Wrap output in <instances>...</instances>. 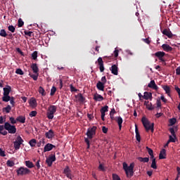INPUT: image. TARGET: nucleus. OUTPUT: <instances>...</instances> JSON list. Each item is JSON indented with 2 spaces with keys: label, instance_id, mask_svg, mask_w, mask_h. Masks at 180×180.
I'll use <instances>...</instances> for the list:
<instances>
[{
  "label": "nucleus",
  "instance_id": "obj_1",
  "mask_svg": "<svg viewBox=\"0 0 180 180\" xmlns=\"http://www.w3.org/2000/svg\"><path fill=\"white\" fill-rule=\"evenodd\" d=\"M141 122L146 131H149V130H150L152 133H154V123L150 124V121H148L146 117H142Z\"/></svg>",
  "mask_w": 180,
  "mask_h": 180
},
{
  "label": "nucleus",
  "instance_id": "obj_2",
  "mask_svg": "<svg viewBox=\"0 0 180 180\" xmlns=\"http://www.w3.org/2000/svg\"><path fill=\"white\" fill-rule=\"evenodd\" d=\"M57 112V106L56 105H50L48 108L47 112H46V116L48 119L52 120L54 118V113Z\"/></svg>",
  "mask_w": 180,
  "mask_h": 180
},
{
  "label": "nucleus",
  "instance_id": "obj_3",
  "mask_svg": "<svg viewBox=\"0 0 180 180\" xmlns=\"http://www.w3.org/2000/svg\"><path fill=\"white\" fill-rule=\"evenodd\" d=\"M96 129L97 127L96 126L88 128L86 134L88 140H92L94 139V136L96 134Z\"/></svg>",
  "mask_w": 180,
  "mask_h": 180
},
{
  "label": "nucleus",
  "instance_id": "obj_4",
  "mask_svg": "<svg viewBox=\"0 0 180 180\" xmlns=\"http://www.w3.org/2000/svg\"><path fill=\"white\" fill-rule=\"evenodd\" d=\"M4 129L7 130L10 134H15L16 133V127L11 124L9 122H5Z\"/></svg>",
  "mask_w": 180,
  "mask_h": 180
},
{
  "label": "nucleus",
  "instance_id": "obj_5",
  "mask_svg": "<svg viewBox=\"0 0 180 180\" xmlns=\"http://www.w3.org/2000/svg\"><path fill=\"white\" fill-rule=\"evenodd\" d=\"M17 175L23 176V175H29L30 174V169H27V167H20L16 170Z\"/></svg>",
  "mask_w": 180,
  "mask_h": 180
},
{
  "label": "nucleus",
  "instance_id": "obj_6",
  "mask_svg": "<svg viewBox=\"0 0 180 180\" xmlns=\"http://www.w3.org/2000/svg\"><path fill=\"white\" fill-rule=\"evenodd\" d=\"M125 174L127 178H131L134 175V163H131L129 166L126 169Z\"/></svg>",
  "mask_w": 180,
  "mask_h": 180
},
{
  "label": "nucleus",
  "instance_id": "obj_7",
  "mask_svg": "<svg viewBox=\"0 0 180 180\" xmlns=\"http://www.w3.org/2000/svg\"><path fill=\"white\" fill-rule=\"evenodd\" d=\"M63 173L69 179H72V178H74V174H72V171L70 168V166H65V167L63 169Z\"/></svg>",
  "mask_w": 180,
  "mask_h": 180
},
{
  "label": "nucleus",
  "instance_id": "obj_8",
  "mask_svg": "<svg viewBox=\"0 0 180 180\" xmlns=\"http://www.w3.org/2000/svg\"><path fill=\"white\" fill-rule=\"evenodd\" d=\"M22 144H23V139L22 137H20V136H17L15 141L13 142L15 150H19Z\"/></svg>",
  "mask_w": 180,
  "mask_h": 180
},
{
  "label": "nucleus",
  "instance_id": "obj_9",
  "mask_svg": "<svg viewBox=\"0 0 180 180\" xmlns=\"http://www.w3.org/2000/svg\"><path fill=\"white\" fill-rule=\"evenodd\" d=\"M155 57L161 61V63H165V59L164 57L165 56V52L164 51H158L155 53Z\"/></svg>",
  "mask_w": 180,
  "mask_h": 180
},
{
  "label": "nucleus",
  "instance_id": "obj_10",
  "mask_svg": "<svg viewBox=\"0 0 180 180\" xmlns=\"http://www.w3.org/2000/svg\"><path fill=\"white\" fill-rule=\"evenodd\" d=\"M56 155H52L51 156H49V158H46V162L48 165V167H51L53 165V162L56 161Z\"/></svg>",
  "mask_w": 180,
  "mask_h": 180
},
{
  "label": "nucleus",
  "instance_id": "obj_11",
  "mask_svg": "<svg viewBox=\"0 0 180 180\" xmlns=\"http://www.w3.org/2000/svg\"><path fill=\"white\" fill-rule=\"evenodd\" d=\"M97 63L99 65L100 72H103V71H105V66L103 65V59L99 57L97 60Z\"/></svg>",
  "mask_w": 180,
  "mask_h": 180
},
{
  "label": "nucleus",
  "instance_id": "obj_12",
  "mask_svg": "<svg viewBox=\"0 0 180 180\" xmlns=\"http://www.w3.org/2000/svg\"><path fill=\"white\" fill-rule=\"evenodd\" d=\"M110 70L113 75H117L119 74V68H117V65H112Z\"/></svg>",
  "mask_w": 180,
  "mask_h": 180
},
{
  "label": "nucleus",
  "instance_id": "obj_13",
  "mask_svg": "<svg viewBox=\"0 0 180 180\" xmlns=\"http://www.w3.org/2000/svg\"><path fill=\"white\" fill-rule=\"evenodd\" d=\"M53 148H56V146L51 143H47L44 148V153H47V151H51Z\"/></svg>",
  "mask_w": 180,
  "mask_h": 180
},
{
  "label": "nucleus",
  "instance_id": "obj_14",
  "mask_svg": "<svg viewBox=\"0 0 180 180\" xmlns=\"http://www.w3.org/2000/svg\"><path fill=\"white\" fill-rule=\"evenodd\" d=\"M162 50H164V51H166L167 53L169 51H172V50H174V49L171 47V46L168 45L167 44H163L162 45Z\"/></svg>",
  "mask_w": 180,
  "mask_h": 180
},
{
  "label": "nucleus",
  "instance_id": "obj_15",
  "mask_svg": "<svg viewBox=\"0 0 180 180\" xmlns=\"http://www.w3.org/2000/svg\"><path fill=\"white\" fill-rule=\"evenodd\" d=\"M148 88H151V89H155V91L158 90V86L155 84V81L151 80L150 83L148 84Z\"/></svg>",
  "mask_w": 180,
  "mask_h": 180
},
{
  "label": "nucleus",
  "instance_id": "obj_16",
  "mask_svg": "<svg viewBox=\"0 0 180 180\" xmlns=\"http://www.w3.org/2000/svg\"><path fill=\"white\" fill-rule=\"evenodd\" d=\"M162 34H165V36L168 37L169 39L172 38V36H174V34H172V32L168 29H165L162 31Z\"/></svg>",
  "mask_w": 180,
  "mask_h": 180
},
{
  "label": "nucleus",
  "instance_id": "obj_17",
  "mask_svg": "<svg viewBox=\"0 0 180 180\" xmlns=\"http://www.w3.org/2000/svg\"><path fill=\"white\" fill-rule=\"evenodd\" d=\"M54 131L53 129H50L49 131L45 133V136L46 139H52L54 137Z\"/></svg>",
  "mask_w": 180,
  "mask_h": 180
},
{
  "label": "nucleus",
  "instance_id": "obj_18",
  "mask_svg": "<svg viewBox=\"0 0 180 180\" xmlns=\"http://www.w3.org/2000/svg\"><path fill=\"white\" fill-rule=\"evenodd\" d=\"M4 91V96H9V94H11V91H12V88L11 86H8V87H4L3 89Z\"/></svg>",
  "mask_w": 180,
  "mask_h": 180
},
{
  "label": "nucleus",
  "instance_id": "obj_19",
  "mask_svg": "<svg viewBox=\"0 0 180 180\" xmlns=\"http://www.w3.org/2000/svg\"><path fill=\"white\" fill-rule=\"evenodd\" d=\"M135 133L136 141H140L141 140V137L140 136V132H139V128L137 127V124H135Z\"/></svg>",
  "mask_w": 180,
  "mask_h": 180
},
{
  "label": "nucleus",
  "instance_id": "obj_20",
  "mask_svg": "<svg viewBox=\"0 0 180 180\" xmlns=\"http://www.w3.org/2000/svg\"><path fill=\"white\" fill-rule=\"evenodd\" d=\"M96 88L98 89V91H104L105 84L102 83V82H98L96 84Z\"/></svg>",
  "mask_w": 180,
  "mask_h": 180
},
{
  "label": "nucleus",
  "instance_id": "obj_21",
  "mask_svg": "<svg viewBox=\"0 0 180 180\" xmlns=\"http://www.w3.org/2000/svg\"><path fill=\"white\" fill-rule=\"evenodd\" d=\"M165 155H167V150L165 149H162L159 154V160H165Z\"/></svg>",
  "mask_w": 180,
  "mask_h": 180
},
{
  "label": "nucleus",
  "instance_id": "obj_22",
  "mask_svg": "<svg viewBox=\"0 0 180 180\" xmlns=\"http://www.w3.org/2000/svg\"><path fill=\"white\" fill-rule=\"evenodd\" d=\"M31 68L34 74H39V67H37V64L32 63V65H31Z\"/></svg>",
  "mask_w": 180,
  "mask_h": 180
},
{
  "label": "nucleus",
  "instance_id": "obj_23",
  "mask_svg": "<svg viewBox=\"0 0 180 180\" xmlns=\"http://www.w3.org/2000/svg\"><path fill=\"white\" fill-rule=\"evenodd\" d=\"M116 122L119 126V129L122 130V124L123 123V119L122 118V117H116Z\"/></svg>",
  "mask_w": 180,
  "mask_h": 180
},
{
  "label": "nucleus",
  "instance_id": "obj_24",
  "mask_svg": "<svg viewBox=\"0 0 180 180\" xmlns=\"http://www.w3.org/2000/svg\"><path fill=\"white\" fill-rule=\"evenodd\" d=\"M165 93L168 95V96H171V88L168 85H165L162 86Z\"/></svg>",
  "mask_w": 180,
  "mask_h": 180
},
{
  "label": "nucleus",
  "instance_id": "obj_25",
  "mask_svg": "<svg viewBox=\"0 0 180 180\" xmlns=\"http://www.w3.org/2000/svg\"><path fill=\"white\" fill-rule=\"evenodd\" d=\"M143 98V99H146V101H148L150 98H153V94L148 91H145Z\"/></svg>",
  "mask_w": 180,
  "mask_h": 180
},
{
  "label": "nucleus",
  "instance_id": "obj_26",
  "mask_svg": "<svg viewBox=\"0 0 180 180\" xmlns=\"http://www.w3.org/2000/svg\"><path fill=\"white\" fill-rule=\"evenodd\" d=\"M94 101L101 102V101H103V96H101L100 94H94Z\"/></svg>",
  "mask_w": 180,
  "mask_h": 180
},
{
  "label": "nucleus",
  "instance_id": "obj_27",
  "mask_svg": "<svg viewBox=\"0 0 180 180\" xmlns=\"http://www.w3.org/2000/svg\"><path fill=\"white\" fill-rule=\"evenodd\" d=\"M16 120L20 123H25L26 122V117L20 115L16 118Z\"/></svg>",
  "mask_w": 180,
  "mask_h": 180
},
{
  "label": "nucleus",
  "instance_id": "obj_28",
  "mask_svg": "<svg viewBox=\"0 0 180 180\" xmlns=\"http://www.w3.org/2000/svg\"><path fill=\"white\" fill-rule=\"evenodd\" d=\"M77 99L81 103H84V102H85V97H84L82 94H77Z\"/></svg>",
  "mask_w": 180,
  "mask_h": 180
},
{
  "label": "nucleus",
  "instance_id": "obj_29",
  "mask_svg": "<svg viewBox=\"0 0 180 180\" xmlns=\"http://www.w3.org/2000/svg\"><path fill=\"white\" fill-rule=\"evenodd\" d=\"M30 105L32 108H36L37 106V101L36 99H31L30 101Z\"/></svg>",
  "mask_w": 180,
  "mask_h": 180
},
{
  "label": "nucleus",
  "instance_id": "obj_30",
  "mask_svg": "<svg viewBox=\"0 0 180 180\" xmlns=\"http://www.w3.org/2000/svg\"><path fill=\"white\" fill-rule=\"evenodd\" d=\"M4 129H5V125H0V134H2V136H6V134H8V131H4Z\"/></svg>",
  "mask_w": 180,
  "mask_h": 180
},
{
  "label": "nucleus",
  "instance_id": "obj_31",
  "mask_svg": "<svg viewBox=\"0 0 180 180\" xmlns=\"http://www.w3.org/2000/svg\"><path fill=\"white\" fill-rule=\"evenodd\" d=\"M25 165L27 167V168H34V165L30 160L25 161Z\"/></svg>",
  "mask_w": 180,
  "mask_h": 180
},
{
  "label": "nucleus",
  "instance_id": "obj_32",
  "mask_svg": "<svg viewBox=\"0 0 180 180\" xmlns=\"http://www.w3.org/2000/svg\"><path fill=\"white\" fill-rule=\"evenodd\" d=\"M138 160H139V161H140V162H148L150 161V158H149L139 157Z\"/></svg>",
  "mask_w": 180,
  "mask_h": 180
},
{
  "label": "nucleus",
  "instance_id": "obj_33",
  "mask_svg": "<svg viewBox=\"0 0 180 180\" xmlns=\"http://www.w3.org/2000/svg\"><path fill=\"white\" fill-rule=\"evenodd\" d=\"M38 91L39 94H41L42 96H46V91L44 90V88H43L42 86L39 87Z\"/></svg>",
  "mask_w": 180,
  "mask_h": 180
},
{
  "label": "nucleus",
  "instance_id": "obj_34",
  "mask_svg": "<svg viewBox=\"0 0 180 180\" xmlns=\"http://www.w3.org/2000/svg\"><path fill=\"white\" fill-rule=\"evenodd\" d=\"M35 75H32V73H29L30 77L34 79V81H37V78H39V73H34Z\"/></svg>",
  "mask_w": 180,
  "mask_h": 180
},
{
  "label": "nucleus",
  "instance_id": "obj_35",
  "mask_svg": "<svg viewBox=\"0 0 180 180\" xmlns=\"http://www.w3.org/2000/svg\"><path fill=\"white\" fill-rule=\"evenodd\" d=\"M11 110H12V107H11L9 105L3 108V112H6V113H9Z\"/></svg>",
  "mask_w": 180,
  "mask_h": 180
},
{
  "label": "nucleus",
  "instance_id": "obj_36",
  "mask_svg": "<svg viewBox=\"0 0 180 180\" xmlns=\"http://www.w3.org/2000/svg\"><path fill=\"white\" fill-rule=\"evenodd\" d=\"M109 107L108 105H105L101 109V113H106V112H108Z\"/></svg>",
  "mask_w": 180,
  "mask_h": 180
},
{
  "label": "nucleus",
  "instance_id": "obj_37",
  "mask_svg": "<svg viewBox=\"0 0 180 180\" xmlns=\"http://www.w3.org/2000/svg\"><path fill=\"white\" fill-rule=\"evenodd\" d=\"M11 96H4L2 97V101L3 102H9V101H11Z\"/></svg>",
  "mask_w": 180,
  "mask_h": 180
},
{
  "label": "nucleus",
  "instance_id": "obj_38",
  "mask_svg": "<svg viewBox=\"0 0 180 180\" xmlns=\"http://www.w3.org/2000/svg\"><path fill=\"white\" fill-rule=\"evenodd\" d=\"M36 139H31L29 142V144L31 147H36Z\"/></svg>",
  "mask_w": 180,
  "mask_h": 180
},
{
  "label": "nucleus",
  "instance_id": "obj_39",
  "mask_svg": "<svg viewBox=\"0 0 180 180\" xmlns=\"http://www.w3.org/2000/svg\"><path fill=\"white\" fill-rule=\"evenodd\" d=\"M151 168H153V169H157V163L155 162V158L152 160V164H151Z\"/></svg>",
  "mask_w": 180,
  "mask_h": 180
},
{
  "label": "nucleus",
  "instance_id": "obj_40",
  "mask_svg": "<svg viewBox=\"0 0 180 180\" xmlns=\"http://www.w3.org/2000/svg\"><path fill=\"white\" fill-rule=\"evenodd\" d=\"M0 36H1V37H6V36H8V34H6V31H5V30H1Z\"/></svg>",
  "mask_w": 180,
  "mask_h": 180
},
{
  "label": "nucleus",
  "instance_id": "obj_41",
  "mask_svg": "<svg viewBox=\"0 0 180 180\" xmlns=\"http://www.w3.org/2000/svg\"><path fill=\"white\" fill-rule=\"evenodd\" d=\"M6 165H7V167H12L15 165V162H13V161H12V160H8L6 162Z\"/></svg>",
  "mask_w": 180,
  "mask_h": 180
},
{
  "label": "nucleus",
  "instance_id": "obj_42",
  "mask_svg": "<svg viewBox=\"0 0 180 180\" xmlns=\"http://www.w3.org/2000/svg\"><path fill=\"white\" fill-rule=\"evenodd\" d=\"M24 25H25V22L22 20V18H19L18 19V27H22Z\"/></svg>",
  "mask_w": 180,
  "mask_h": 180
},
{
  "label": "nucleus",
  "instance_id": "obj_43",
  "mask_svg": "<svg viewBox=\"0 0 180 180\" xmlns=\"http://www.w3.org/2000/svg\"><path fill=\"white\" fill-rule=\"evenodd\" d=\"M8 29L9 32H11V33H15V31L16 30V28H15L13 27V25H9L8 27Z\"/></svg>",
  "mask_w": 180,
  "mask_h": 180
},
{
  "label": "nucleus",
  "instance_id": "obj_44",
  "mask_svg": "<svg viewBox=\"0 0 180 180\" xmlns=\"http://www.w3.org/2000/svg\"><path fill=\"white\" fill-rule=\"evenodd\" d=\"M169 122L170 126H174V124L176 123V118H171Z\"/></svg>",
  "mask_w": 180,
  "mask_h": 180
},
{
  "label": "nucleus",
  "instance_id": "obj_45",
  "mask_svg": "<svg viewBox=\"0 0 180 180\" xmlns=\"http://www.w3.org/2000/svg\"><path fill=\"white\" fill-rule=\"evenodd\" d=\"M15 74H18V75H23V74L25 73L23 72V70H22V69L18 68V69H16Z\"/></svg>",
  "mask_w": 180,
  "mask_h": 180
},
{
  "label": "nucleus",
  "instance_id": "obj_46",
  "mask_svg": "<svg viewBox=\"0 0 180 180\" xmlns=\"http://www.w3.org/2000/svg\"><path fill=\"white\" fill-rule=\"evenodd\" d=\"M56 91H57V88H56V86H53L51 89V94H50L51 96H53L54 94H56Z\"/></svg>",
  "mask_w": 180,
  "mask_h": 180
},
{
  "label": "nucleus",
  "instance_id": "obj_47",
  "mask_svg": "<svg viewBox=\"0 0 180 180\" xmlns=\"http://www.w3.org/2000/svg\"><path fill=\"white\" fill-rule=\"evenodd\" d=\"M84 141L87 144V149H89L91 148V143L89 139H88V138H84Z\"/></svg>",
  "mask_w": 180,
  "mask_h": 180
},
{
  "label": "nucleus",
  "instance_id": "obj_48",
  "mask_svg": "<svg viewBox=\"0 0 180 180\" xmlns=\"http://www.w3.org/2000/svg\"><path fill=\"white\" fill-rule=\"evenodd\" d=\"M32 60H37V51H35L32 54Z\"/></svg>",
  "mask_w": 180,
  "mask_h": 180
},
{
  "label": "nucleus",
  "instance_id": "obj_49",
  "mask_svg": "<svg viewBox=\"0 0 180 180\" xmlns=\"http://www.w3.org/2000/svg\"><path fill=\"white\" fill-rule=\"evenodd\" d=\"M169 130L172 136H173V137H174V139H175V137H176V135L175 134V129H174V128H169Z\"/></svg>",
  "mask_w": 180,
  "mask_h": 180
},
{
  "label": "nucleus",
  "instance_id": "obj_50",
  "mask_svg": "<svg viewBox=\"0 0 180 180\" xmlns=\"http://www.w3.org/2000/svg\"><path fill=\"white\" fill-rule=\"evenodd\" d=\"M24 33L25 36H29V37H32V34H33V32L32 31H25Z\"/></svg>",
  "mask_w": 180,
  "mask_h": 180
},
{
  "label": "nucleus",
  "instance_id": "obj_51",
  "mask_svg": "<svg viewBox=\"0 0 180 180\" xmlns=\"http://www.w3.org/2000/svg\"><path fill=\"white\" fill-rule=\"evenodd\" d=\"M148 110H154V107H153V103H150L147 106Z\"/></svg>",
  "mask_w": 180,
  "mask_h": 180
},
{
  "label": "nucleus",
  "instance_id": "obj_52",
  "mask_svg": "<svg viewBox=\"0 0 180 180\" xmlns=\"http://www.w3.org/2000/svg\"><path fill=\"white\" fill-rule=\"evenodd\" d=\"M146 150H147L149 155L154 154V151H153V149L150 148L148 146H146Z\"/></svg>",
  "mask_w": 180,
  "mask_h": 180
},
{
  "label": "nucleus",
  "instance_id": "obj_53",
  "mask_svg": "<svg viewBox=\"0 0 180 180\" xmlns=\"http://www.w3.org/2000/svg\"><path fill=\"white\" fill-rule=\"evenodd\" d=\"M10 122H11V124H16L17 120H15V118L13 117H11Z\"/></svg>",
  "mask_w": 180,
  "mask_h": 180
},
{
  "label": "nucleus",
  "instance_id": "obj_54",
  "mask_svg": "<svg viewBox=\"0 0 180 180\" xmlns=\"http://www.w3.org/2000/svg\"><path fill=\"white\" fill-rule=\"evenodd\" d=\"M168 143H175V139L172 136L169 135Z\"/></svg>",
  "mask_w": 180,
  "mask_h": 180
},
{
  "label": "nucleus",
  "instance_id": "obj_55",
  "mask_svg": "<svg viewBox=\"0 0 180 180\" xmlns=\"http://www.w3.org/2000/svg\"><path fill=\"white\" fill-rule=\"evenodd\" d=\"M37 115V111H32L30 113V117H34Z\"/></svg>",
  "mask_w": 180,
  "mask_h": 180
},
{
  "label": "nucleus",
  "instance_id": "obj_56",
  "mask_svg": "<svg viewBox=\"0 0 180 180\" xmlns=\"http://www.w3.org/2000/svg\"><path fill=\"white\" fill-rule=\"evenodd\" d=\"M112 179L113 180H120V177L117 174H112Z\"/></svg>",
  "mask_w": 180,
  "mask_h": 180
},
{
  "label": "nucleus",
  "instance_id": "obj_57",
  "mask_svg": "<svg viewBox=\"0 0 180 180\" xmlns=\"http://www.w3.org/2000/svg\"><path fill=\"white\" fill-rule=\"evenodd\" d=\"M0 156L1 157H6V155L5 154V151L2 150V148H0Z\"/></svg>",
  "mask_w": 180,
  "mask_h": 180
},
{
  "label": "nucleus",
  "instance_id": "obj_58",
  "mask_svg": "<svg viewBox=\"0 0 180 180\" xmlns=\"http://www.w3.org/2000/svg\"><path fill=\"white\" fill-rule=\"evenodd\" d=\"M157 108H160L161 109V100L158 99L156 101Z\"/></svg>",
  "mask_w": 180,
  "mask_h": 180
},
{
  "label": "nucleus",
  "instance_id": "obj_59",
  "mask_svg": "<svg viewBox=\"0 0 180 180\" xmlns=\"http://www.w3.org/2000/svg\"><path fill=\"white\" fill-rule=\"evenodd\" d=\"M10 103L11 105H12L13 106H15V98L13 97H11L10 98Z\"/></svg>",
  "mask_w": 180,
  "mask_h": 180
},
{
  "label": "nucleus",
  "instance_id": "obj_60",
  "mask_svg": "<svg viewBox=\"0 0 180 180\" xmlns=\"http://www.w3.org/2000/svg\"><path fill=\"white\" fill-rule=\"evenodd\" d=\"M102 131L104 134H106L108 133V128L106 127H102Z\"/></svg>",
  "mask_w": 180,
  "mask_h": 180
},
{
  "label": "nucleus",
  "instance_id": "obj_61",
  "mask_svg": "<svg viewBox=\"0 0 180 180\" xmlns=\"http://www.w3.org/2000/svg\"><path fill=\"white\" fill-rule=\"evenodd\" d=\"M98 169L100 171H105V167H103V165L100 164L99 166H98Z\"/></svg>",
  "mask_w": 180,
  "mask_h": 180
},
{
  "label": "nucleus",
  "instance_id": "obj_62",
  "mask_svg": "<svg viewBox=\"0 0 180 180\" xmlns=\"http://www.w3.org/2000/svg\"><path fill=\"white\" fill-rule=\"evenodd\" d=\"M106 77L105 76H104V77H103L102 78H101V83L102 84H106Z\"/></svg>",
  "mask_w": 180,
  "mask_h": 180
},
{
  "label": "nucleus",
  "instance_id": "obj_63",
  "mask_svg": "<svg viewBox=\"0 0 180 180\" xmlns=\"http://www.w3.org/2000/svg\"><path fill=\"white\" fill-rule=\"evenodd\" d=\"M176 171H177V176H176V177L179 178L180 177V167H176Z\"/></svg>",
  "mask_w": 180,
  "mask_h": 180
},
{
  "label": "nucleus",
  "instance_id": "obj_64",
  "mask_svg": "<svg viewBox=\"0 0 180 180\" xmlns=\"http://www.w3.org/2000/svg\"><path fill=\"white\" fill-rule=\"evenodd\" d=\"M176 75H180V66H179V67L176 69Z\"/></svg>",
  "mask_w": 180,
  "mask_h": 180
}]
</instances>
